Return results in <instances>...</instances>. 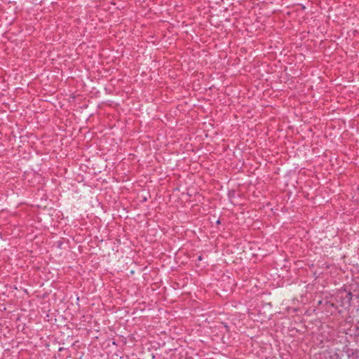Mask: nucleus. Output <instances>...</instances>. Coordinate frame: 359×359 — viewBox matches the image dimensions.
I'll return each mask as SVG.
<instances>
[{"label":"nucleus","mask_w":359,"mask_h":359,"mask_svg":"<svg viewBox=\"0 0 359 359\" xmlns=\"http://www.w3.org/2000/svg\"><path fill=\"white\" fill-rule=\"evenodd\" d=\"M217 224H219V223H220V221H219V220H217Z\"/></svg>","instance_id":"1"}]
</instances>
